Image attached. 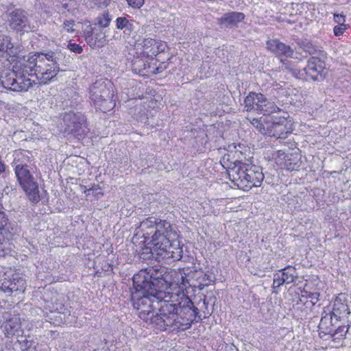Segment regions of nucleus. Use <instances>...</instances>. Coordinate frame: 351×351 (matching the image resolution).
I'll return each instance as SVG.
<instances>
[{"instance_id": "nucleus-1", "label": "nucleus", "mask_w": 351, "mask_h": 351, "mask_svg": "<svg viewBox=\"0 0 351 351\" xmlns=\"http://www.w3.org/2000/svg\"><path fill=\"white\" fill-rule=\"evenodd\" d=\"M69 60V58L58 49L29 54L23 64L14 66L13 71H2L0 73V84L12 91H27L32 87L34 82L28 77L29 75H35L40 83L47 84L60 71L66 70L61 66H66Z\"/></svg>"}, {"instance_id": "nucleus-2", "label": "nucleus", "mask_w": 351, "mask_h": 351, "mask_svg": "<svg viewBox=\"0 0 351 351\" xmlns=\"http://www.w3.org/2000/svg\"><path fill=\"white\" fill-rule=\"evenodd\" d=\"M167 277L162 269L154 267L141 269L133 276L134 291H132L131 299L141 319H147L159 306L158 292L162 286L167 287Z\"/></svg>"}, {"instance_id": "nucleus-3", "label": "nucleus", "mask_w": 351, "mask_h": 351, "mask_svg": "<svg viewBox=\"0 0 351 351\" xmlns=\"http://www.w3.org/2000/svg\"><path fill=\"white\" fill-rule=\"evenodd\" d=\"M172 283L167 282L162 286L158 292L159 312L176 319V328L185 330L191 326L192 317L197 313V308L194 306L192 300L184 293L171 292Z\"/></svg>"}, {"instance_id": "nucleus-4", "label": "nucleus", "mask_w": 351, "mask_h": 351, "mask_svg": "<svg viewBox=\"0 0 351 351\" xmlns=\"http://www.w3.org/2000/svg\"><path fill=\"white\" fill-rule=\"evenodd\" d=\"M153 239V250L156 255L166 260H180L182 250L179 247V235L176 228L169 221H161Z\"/></svg>"}, {"instance_id": "nucleus-5", "label": "nucleus", "mask_w": 351, "mask_h": 351, "mask_svg": "<svg viewBox=\"0 0 351 351\" xmlns=\"http://www.w3.org/2000/svg\"><path fill=\"white\" fill-rule=\"evenodd\" d=\"M228 175L230 180L243 191L260 186L264 179L261 168L253 165L249 159L244 162L236 160L233 166L228 168Z\"/></svg>"}, {"instance_id": "nucleus-6", "label": "nucleus", "mask_w": 351, "mask_h": 351, "mask_svg": "<svg viewBox=\"0 0 351 351\" xmlns=\"http://www.w3.org/2000/svg\"><path fill=\"white\" fill-rule=\"evenodd\" d=\"M29 153L25 150L16 151L14 154V172L17 180L23 189L29 199L33 203L40 201L38 186L31 173L29 167L26 164L30 160Z\"/></svg>"}, {"instance_id": "nucleus-7", "label": "nucleus", "mask_w": 351, "mask_h": 351, "mask_svg": "<svg viewBox=\"0 0 351 351\" xmlns=\"http://www.w3.org/2000/svg\"><path fill=\"white\" fill-rule=\"evenodd\" d=\"M90 97L95 107L104 113L115 106L114 88L110 82L97 81L90 88Z\"/></svg>"}, {"instance_id": "nucleus-8", "label": "nucleus", "mask_w": 351, "mask_h": 351, "mask_svg": "<svg viewBox=\"0 0 351 351\" xmlns=\"http://www.w3.org/2000/svg\"><path fill=\"white\" fill-rule=\"evenodd\" d=\"M246 118L263 134L285 138L289 132L286 126L287 121L285 118L280 119L279 121L265 119H258L249 115Z\"/></svg>"}, {"instance_id": "nucleus-9", "label": "nucleus", "mask_w": 351, "mask_h": 351, "mask_svg": "<svg viewBox=\"0 0 351 351\" xmlns=\"http://www.w3.org/2000/svg\"><path fill=\"white\" fill-rule=\"evenodd\" d=\"M19 227L15 222L10 221L5 212L0 210V256L10 253L9 236L19 234Z\"/></svg>"}, {"instance_id": "nucleus-10", "label": "nucleus", "mask_w": 351, "mask_h": 351, "mask_svg": "<svg viewBox=\"0 0 351 351\" xmlns=\"http://www.w3.org/2000/svg\"><path fill=\"white\" fill-rule=\"evenodd\" d=\"M63 121L66 125L65 131L78 139L83 138L88 132L86 119L82 113L71 111L66 112L63 117Z\"/></svg>"}, {"instance_id": "nucleus-11", "label": "nucleus", "mask_w": 351, "mask_h": 351, "mask_svg": "<svg viewBox=\"0 0 351 351\" xmlns=\"http://www.w3.org/2000/svg\"><path fill=\"white\" fill-rule=\"evenodd\" d=\"M9 27L16 32H28L30 29L28 18L24 10L15 9L8 14Z\"/></svg>"}, {"instance_id": "nucleus-12", "label": "nucleus", "mask_w": 351, "mask_h": 351, "mask_svg": "<svg viewBox=\"0 0 351 351\" xmlns=\"http://www.w3.org/2000/svg\"><path fill=\"white\" fill-rule=\"evenodd\" d=\"M306 76L313 81H322L326 75L325 62L317 57L311 58L304 69Z\"/></svg>"}, {"instance_id": "nucleus-13", "label": "nucleus", "mask_w": 351, "mask_h": 351, "mask_svg": "<svg viewBox=\"0 0 351 351\" xmlns=\"http://www.w3.org/2000/svg\"><path fill=\"white\" fill-rule=\"evenodd\" d=\"M85 40L91 48L101 47L106 43V33L101 29L86 27L84 32Z\"/></svg>"}, {"instance_id": "nucleus-14", "label": "nucleus", "mask_w": 351, "mask_h": 351, "mask_svg": "<svg viewBox=\"0 0 351 351\" xmlns=\"http://www.w3.org/2000/svg\"><path fill=\"white\" fill-rule=\"evenodd\" d=\"M147 319H143L145 322L154 325L156 328L160 330H165L168 326L176 327V319H171L169 317L163 315L162 312H159L154 315V311L148 315Z\"/></svg>"}, {"instance_id": "nucleus-15", "label": "nucleus", "mask_w": 351, "mask_h": 351, "mask_svg": "<svg viewBox=\"0 0 351 351\" xmlns=\"http://www.w3.org/2000/svg\"><path fill=\"white\" fill-rule=\"evenodd\" d=\"M137 45H141L143 53L147 56H156L160 51H163L165 47V44L156 42L151 38H144L142 43Z\"/></svg>"}, {"instance_id": "nucleus-16", "label": "nucleus", "mask_w": 351, "mask_h": 351, "mask_svg": "<svg viewBox=\"0 0 351 351\" xmlns=\"http://www.w3.org/2000/svg\"><path fill=\"white\" fill-rule=\"evenodd\" d=\"M267 48L271 51L287 57H292L293 50L290 46L286 45L278 39H272L267 41Z\"/></svg>"}, {"instance_id": "nucleus-17", "label": "nucleus", "mask_w": 351, "mask_h": 351, "mask_svg": "<svg viewBox=\"0 0 351 351\" xmlns=\"http://www.w3.org/2000/svg\"><path fill=\"white\" fill-rule=\"evenodd\" d=\"M161 221H156L154 218L149 217L141 222L139 228L143 232V237L147 239L151 236L150 242L152 245L154 237L157 233V226Z\"/></svg>"}, {"instance_id": "nucleus-18", "label": "nucleus", "mask_w": 351, "mask_h": 351, "mask_svg": "<svg viewBox=\"0 0 351 351\" xmlns=\"http://www.w3.org/2000/svg\"><path fill=\"white\" fill-rule=\"evenodd\" d=\"M19 49L11 41V38L6 35H0V56L5 53L10 56H16L19 53Z\"/></svg>"}, {"instance_id": "nucleus-19", "label": "nucleus", "mask_w": 351, "mask_h": 351, "mask_svg": "<svg viewBox=\"0 0 351 351\" xmlns=\"http://www.w3.org/2000/svg\"><path fill=\"white\" fill-rule=\"evenodd\" d=\"M263 98L261 93H250L244 99L245 110L247 112H254L258 110V104L261 103V100Z\"/></svg>"}, {"instance_id": "nucleus-20", "label": "nucleus", "mask_w": 351, "mask_h": 351, "mask_svg": "<svg viewBox=\"0 0 351 351\" xmlns=\"http://www.w3.org/2000/svg\"><path fill=\"white\" fill-rule=\"evenodd\" d=\"M21 330L20 319L18 317H12L5 326V335L8 337L19 336Z\"/></svg>"}, {"instance_id": "nucleus-21", "label": "nucleus", "mask_w": 351, "mask_h": 351, "mask_svg": "<svg viewBox=\"0 0 351 351\" xmlns=\"http://www.w3.org/2000/svg\"><path fill=\"white\" fill-rule=\"evenodd\" d=\"M280 108L275 104L274 101L268 100L264 95L261 100V103L258 104V110L264 115H269L272 113L280 111Z\"/></svg>"}, {"instance_id": "nucleus-22", "label": "nucleus", "mask_w": 351, "mask_h": 351, "mask_svg": "<svg viewBox=\"0 0 351 351\" xmlns=\"http://www.w3.org/2000/svg\"><path fill=\"white\" fill-rule=\"evenodd\" d=\"M245 17L242 12H232L225 14L221 19L220 22L226 25H235L241 22Z\"/></svg>"}, {"instance_id": "nucleus-23", "label": "nucleus", "mask_w": 351, "mask_h": 351, "mask_svg": "<svg viewBox=\"0 0 351 351\" xmlns=\"http://www.w3.org/2000/svg\"><path fill=\"white\" fill-rule=\"evenodd\" d=\"M116 27L119 29L123 30L127 34H130L134 30V25L132 21L129 20L125 16H120L116 19Z\"/></svg>"}, {"instance_id": "nucleus-24", "label": "nucleus", "mask_w": 351, "mask_h": 351, "mask_svg": "<svg viewBox=\"0 0 351 351\" xmlns=\"http://www.w3.org/2000/svg\"><path fill=\"white\" fill-rule=\"evenodd\" d=\"M332 313L337 321L339 319L350 314V312L346 304L341 302H336L333 305Z\"/></svg>"}, {"instance_id": "nucleus-25", "label": "nucleus", "mask_w": 351, "mask_h": 351, "mask_svg": "<svg viewBox=\"0 0 351 351\" xmlns=\"http://www.w3.org/2000/svg\"><path fill=\"white\" fill-rule=\"evenodd\" d=\"M280 271V274L286 282V284H290L293 282L296 278V271L294 267L288 266Z\"/></svg>"}, {"instance_id": "nucleus-26", "label": "nucleus", "mask_w": 351, "mask_h": 351, "mask_svg": "<svg viewBox=\"0 0 351 351\" xmlns=\"http://www.w3.org/2000/svg\"><path fill=\"white\" fill-rule=\"evenodd\" d=\"M25 282L22 278H14L10 286V294L13 292L23 293L25 289Z\"/></svg>"}, {"instance_id": "nucleus-27", "label": "nucleus", "mask_w": 351, "mask_h": 351, "mask_svg": "<svg viewBox=\"0 0 351 351\" xmlns=\"http://www.w3.org/2000/svg\"><path fill=\"white\" fill-rule=\"evenodd\" d=\"M111 18L108 12L99 14L95 19V24L101 27H107L111 21Z\"/></svg>"}, {"instance_id": "nucleus-28", "label": "nucleus", "mask_w": 351, "mask_h": 351, "mask_svg": "<svg viewBox=\"0 0 351 351\" xmlns=\"http://www.w3.org/2000/svg\"><path fill=\"white\" fill-rule=\"evenodd\" d=\"M284 284H286L285 278H283L282 276L281 275L280 271H278V272L274 274V280L272 285L273 293H277L278 291L276 289Z\"/></svg>"}, {"instance_id": "nucleus-29", "label": "nucleus", "mask_w": 351, "mask_h": 351, "mask_svg": "<svg viewBox=\"0 0 351 351\" xmlns=\"http://www.w3.org/2000/svg\"><path fill=\"white\" fill-rule=\"evenodd\" d=\"M189 285V282L188 281V279L185 277L181 275L180 279L178 278V282L176 283V285H178L179 290L178 291V293H184L183 292H181V291H183L185 289L188 285Z\"/></svg>"}, {"instance_id": "nucleus-30", "label": "nucleus", "mask_w": 351, "mask_h": 351, "mask_svg": "<svg viewBox=\"0 0 351 351\" xmlns=\"http://www.w3.org/2000/svg\"><path fill=\"white\" fill-rule=\"evenodd\" d=\"M12 285V280L5 278L0 280V291L5 293L10 294V286Z\"/></svg>"}, {"instance_id": "nucleus-31", "label": "nucleus", "mask_w": 351, "mask_h": 351, "mask_svg": "<svg viewBox=\"0 0 351 351\" xmlns=\"http://www.w3.org/2000/svg\"><path fill=\"white\" fill-rule=\"evenodd\" d=\"M324 313H325V315H324L322 314V316L321 318V324H326L328 322H330L332 324L333 319H335V317L333 316V315L332 313V311H330L328 308V312H327L326 310H324Z\"/></svg>"}, {"instance_id": "nucleus-32", "label": "nucleus", "mask_w": 351, "mask_h": 351, "mask_svg": "<svg viewBox=\"0 0 351 351\" xmlns=\"http://www.w3.org/2000/svg\"><path fill=\"white\" fill-rule=\"evenodd\" d=\"M75 23L73 20H69L64 22L62 27L63 29L68 33H73L75 32Z\"/></svg>"}, {"instance_id": "nucleus-33", "label": "nucleus", "mask_w": 351, "mask_h": 351, "mask_svg": "<svg viewBox=\"0 0 351 351\" xmlns=\"http://www.w3.org/2000/svg\"><path fill=\"white\" fill-rule=\"evenodd\" d=\"M67 48L70 51L76 53H81L83 51L82 47L76 43H69L67 45Z\"/></svg>"}, {"instance_id": "nucleus-34", "label": "nucleus", "mask_w": 351, "mask_h": 351, "mask_svg": "<svg viewBox=\"0 0 351 351\" xmlns=\"http://www.w3.org/2000/svg\"><path fill=\"white\" fill-rule=\"evenodd\" d=\"M128 5L133 8H140L144 4V0H126Z\"/></svg>"}, {"instance_id": "nucleus-35", "label": "nucleus", "mask_w": 351, "mask_h": 351, "mask_svg": "<svg viewBox=\"0 0 351 351\" xmlns=\"http://www.w3.org/2000/svg\"><path fill=\"white\" fill-rule=\"evenodd\" d=\"M304 50L309 54H313L316 51V49L311 43H306L303 45Z\"/></svg>"}, {"instance_id": "nucleus-36", "label": "nucleus", "mask_w": 351, "mask_h": 351, "mask_svg": "<svg viewBox=\"0 0 351 351\" xmlns=\"http://www.w3.org/2000/svg\"><path fill=\"white\" fill-rule=\"evenodd\" d=\"M346 30L345 25H337L333 28L334 34L337 36L342 35Z\"/></svg>"}, {"instance_id": "nucleus-37", "label": "nucleus", "mask_w": 351, "mask_h": 351, "mask_svg": "<svg viewBox=\"0 0 351 351\" xmlns=\"http://www.w3.org/2000/svg\"><path fill=\"white\" fill-rule=\"evenodd\" d=\"M334 20L336 23H339V25H345V18L344 16L341 14H334Z\"/></svg>"}, {"instance_id": "nucleus-38", "label": "nucleus", "mask_w": 351, "mask_h": 351, "mask_svg": "<svg viewBox=\"0 0 351 351\" xmlns=\"http://www.w3.org/2000/svg\"><path fill=\"white\" fill-rule=\"evenodd\" d=\"M110 0H93L95 5L106 6Z\"/></svg>"}, {"instance_id": "nucleus-39", "label": "nucleus", "mask_w": 351, "mask_h": 351, "mask_svg": "<svg viewBox=\"0 0 351 351\" xmlns=\"http://www.w3.org/2000/svg\"><path fill=\"white\" fill-rule=\"evenodd\" d=\"M348 326H339L338 328V329L337 330V332L338 333H344V335L348 332Z\"/></svg>"}, {"instance_id": "nucleus-40", "label": "nucleus", "mask_w": 351, "mask_h": 351, "mask_svg": "<svg viewBox=\"0 0 351 351\" xmlns=\"http://www.w3.org/2000/svg\"><path fill=\"white\" fill-rule=\"evenodd\" d=\"M32 346V342L30 341H28L27 339H25L23 341L22 348L27 350L29 348H30Z\"/></svg>"}, {"instance_id": "nucleus-41", "label": "nucleus", "mask_w": 351, "mask_h": 351, "mask_svg": "<svg viewBox=\"0 0 351 351\" xmlns=\"http://www.w3.org/2000/svg\"><path fill=\"white\" fill-rule=\"evenodd\" d=\"M5 168V165L0 160V173L4 172Z\"/></svg>"}]
</instances>
